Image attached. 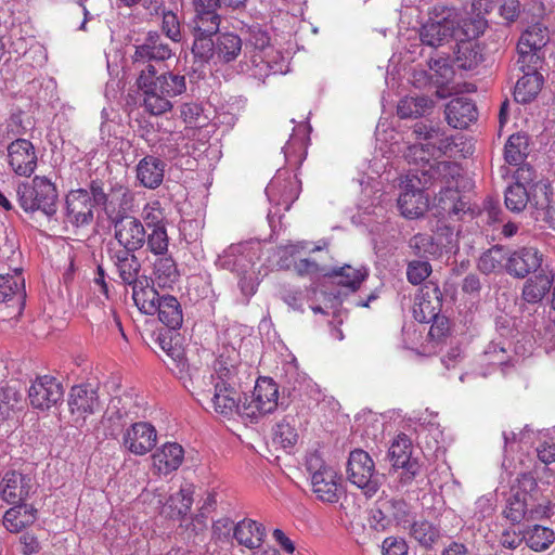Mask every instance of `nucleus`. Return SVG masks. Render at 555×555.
<instances>
[{
	"label": "nucleus",
	"instance_id": "2",
	"mask_svg": "<svg viewBox=\"0 0 555 555\" xmlns=\"http://www.w3.org/2000/svg\"><path fill=\"white\" fill-rule=\"evenodd\" d=\"M15 195L18 206L27 215L40 212L52 220L57 212L59 190L47 176H35L17 182Z\"/></svg>",
	"mask_w": 555,
	"mask_h": 555
},
{
	"label": "nucleus",
	"instance_id": "38",
	"mask_svg": "<svg viewBox=\"0 0 555 555\" xmlns=\"http://www.w3.org/2000/svg\"><path fill=\"white\" fill-rule=\"evenodd\" d=\"M406 528L409 529L410 538L425 548H431L441 538L440 527L427 519L410 521Z\"/></svg>",
	"mask_w": 555,
	"mask_h": 555
},
{
	"label": "nucleus",
	"instance_id": "46",
	"mask_svg": "<svg viewBox=\"0 0 555 555\" xmlns=\"http://www.w3.org/2000/svg\"><path fill=\"white\" fill-rule=\"evenodd\" d=\"M550 40L548 29L540 23L526 28L518 40V48L542 51Z\"/></svg>",
	"mask_w": 555,
	"mask_h": 555
},
{
	"label": "nucleus",
	"instance_id": "10",
	"mask_svg": "<svg viewBox=\"0 0 555 555\" xmlns=\"http://www.w3.org/2000/svg\"><path fill=\"white\" fill-rule=\"evenodd\" d=\"M94 205L87 189L72 190L65 197L64 222L74 228L88 227L93 222Z\"/></svg>",
	"mask_w": 555,
	"mask_h": 555
},
{
	"label": "nucleus",
	"instance_id": "19",
	"mask_svg": "<svg viewBox=\"0 0 555 555\" xmlns=\"http://www.w3.org/2000/svg\"><path fill=\"white\" fill-rule=\"evenodd\" d=\"M156 441V429L146 422L134 423L126 429L122 436L125 448L135 455L149 453L155 447Z\"/></svg>",
	"mask_w": 555,
	"mask_h": 555
},
{
	"label": "nucleus",
	"instance_id": "11",
	"mask_svg": "<svg viewBox=\"0 0 555 555\" xmlns=\"http://www.w3.org/2000/svg\"><path fill=\"white\" fill-rule=\"evenodd\" d=\"M300 193V182L296 176L291 175L288 170L280 169L266 188V194L269 201L283 206L284 210H289L293 203Z\"/></svg>",
	"mask_w": 555,
	"mask_h": 555
},
{
	"label": "nucleus",
	"instance_id": "51",
	"mask_svg": "<svg viewBox=\"0 0 555 555\" xmlns=\"http://www.w3.org/2000/svg\"><path fill=\"white\" fill-rule=\"evenodd\" d=\"M141 216L145 230L167 228L166 214L159 201L145 204Z\"/></svg>",
	"mask_w": 555,
	"mask_h": 555
},
{
	"label": "nucleus",
	"instance_id": "34",
	"mask_svg": "<svg viewBox=\"0 0 555 555\" xmlns=\"http://www.w3.org/2000/svg\"><path fill=\"white\" fill-rule=\"evenodd\" d=\"M324 275L333 279L335 284L346 287L350 292H357L362 282L367 279L369 269L365 266L353 268L349 264H345L339 268H334L330 272H325Z\"/></svg>",
	"mask_w": 555,
	"mask_h": 555
},
{
	"label": "nucleus",
	"instance_id": "8",
	"mask_svg": "<svg viewBox=\"0 0 555 555\" xmlns=\"http://www.w3.org/2000/svg\"><path fill=\"white\" fill-rule=\"evenodd\" d=\"M279 405V387L270 377H260L256 382L249 401L243 402V416L258 418L272 413Z\"/></svg>",
	"mask_w": 555,
	"mask_h": 555
},
{
	"label": "nucleus",
	"instance_id": "21",
	"mask_svg": "<svg viewBox=\"0 0 555 555\" xmlns=\"http://www.w3.org/2000/svg\"><path fill=\"white\" fill-rule=\"evenodd\" d=\"M460 175V168L455 163L433 159L427 168L415 169V175L411 177L418 182L422 188H429L436 182L451 186V182Z\"/></svg>",
	"mask_w": 555,
	"mask_h": 555
},
{
	"label": "nucleus",
	"instance_id": "62",
	"mask_svg": "<svg viewBox=\"0 0 555 555\" xmlns=\"http://www.w3.org/2000/svg\"><path fill=\"white\" fill-rule=\"evenodd\" d=\"M114 191L119 194L118 210L115 217H121L132 212L134 209L135 194L124 185L115 186Z\"/></svg>",
	"mask_w": 555,
	"mask_h": 555
},
{
	"label": "nucleus",
	"instance_id": "27",
	"mask_svg": "<svg viewBox=\"0 0 555 555\" xmlns=\"http://www.w3.org/2000/svg\"><path fill=\"white\" fill-rule=\"evenodd\" d=\"M68 405L73 414L80 416L94 414L101 409L98 392L89 385H76L72 387Z\"/></svg>",
	"mask_w": 555,
	"mask_h": 555
},
{
	"label": "nucleus",
	"instance_id": "15",
	"mask_svg": "<svg viewBox=\"0 0 555 555\" xmlns=\"http://www.w3.org/2000/svg\"><path fill=\"white\" fill-rule=\"evenodd\" d=\"M25 286L21 273L0 274V305L8 309V318L13 319L22 314L25 306Z\"/></svg>",
	"mask_w": 555,
	"mask_h": 555
},
{
	"label": "nucleus",
	"instance_id": "17",
	"mask_svg": "<svg viewBox=\"0 0 555 555\" xmlns=\"http://www.w3.org/2000/svg\"><path fill=\"white\" fill-rule=\"evenodd\" d=\"M107 255L124 285L131 286L141 280L140 272L142 266L134 250H125L124 248L109 245Z\"/></svg>",
	"mask_w": 555,
	"mask_h": 555
},
{
	"label": "nucleus",
	"instance_id": "49",
	"mask_svg": "<svg viewBox=\"0 0 555 555\" xmlns=\"http://www.w3.org/2000/svg\"><path fill=\"white\" fill-rule=\"evenodd\" d=\"M507 253L501 246H494L485 251L478 260V269L490 274L501 268H504L503 261L506 262Z\"/></svg>",
	"mask_w": 555,
	"mask_h": 555
},
{
	"label": "nucleus",
	"instance_id": "64",
	"mask_svg": "<svg viewBox=\"0 0 555 555\" xmlns=\"http://www.w3.org/2000/svg\"><path fill=\"white\" fill-rule=\"evenodd\" d=\"M305 467L310 478L315 477L318 474H323L325 470L334 469L325 463L319 451H312L307 453L305 460Z\"/></svg>",
	"mask_w": 555,
	"mask_h": 555
},
{
	"label": "nucleus",
	"instance_id": "9",
	"mask_svg": "<svg viewBox=\"0 0 555 555\" xmlns=\"http://www.w3.org/2000/svg\"><path fill=\"white\" fill-rule=\"evenodd\" d=\"M114 237L118 243L117 247L125 250H139L146 241V230L143 222L130 215L114 217L112 219Z\"/></svg>",
	"mask_w": 555,
	"mask_h": 555
},
{
	"label": "nucleus",
	"instance_id": "6",
	"mask_svg": "<svg viewBox=\"0 0 555 555\" xmlns=\"http://www.w3.org/2000/svg\"><path fill=\"white\" fill-rule=\"evenodd\" d=\"M383 475L375 469V463L367 452L356 449L350 452L347 462L348 480L360 488L367 498L377 493L382 486Z\"/></svg>",
	"mask_w": 555,
	"mask_h": 555
},
{
	"label": "nucleus",
	"instance_id": "22",
	"mask_svg": "<svg viewBox=\"0 0 555 555\" xmlns=\"http://www.w3.org/2000/svg\"><path fill=\"white\" fill-rule=\"evenodd\" d=\"M255 256L251 243H240L228 247L219 257V262L223 269L245 274L250 271Z\"/></svg>",
	"mask_w": 555,
	"mask_h": 555
},
{
	"label": "nucleus",
	"instance_id": "33",
	"mask_svg": "<svg viewBox=\"0 0 555 555\" xmlns=\"http://www.w3.org/2000/svg\"><path fill=\"white\" fill-rule=\"evenodd\" d=\"M232 537L240 545L255 550L261 546L266 528L253 519L245 518L234 526Z\"/></svg>",
	"mask_w": 555,
	"mask_h": 555
},
{
	"label": "nucleus",
	"instance_id": "12",
	"mask_svg": "<svg viewBox=\"0 0 555 555\" xmlns=\"http://www.w3.org/2000/svg\"><path fill=\"white\" fill-rule=\"evenodd\" d=\"M543 259L544 256L538 248L520 247L507 253L504 269L516 279H525L530 273L534 274L542 269L548 268L547 266L543 267Z\"/></svg>",
	"mask_w": 555,
	"mask_h": 555
},
{
	"label": "nucleus",
	"instance_id": "45",
	"mask_svg": "<svg viewBox=\"0 0 555 555\" xmlns=\"http://www.w3.org/2000/svg\"><path fill=\"white\" fill-rule=\"evenodd\" d=\"M522 534L526 545L534 552L547 550L555 540L554 531L540 525L528 527Z\"/></svg>",
	"mask_w": 555,
	"mask_h": 555
},
{
	"label": "nucleus",
	"instance_id": "55",
	"mask_svg": "<svg viewBox=\"0 0 555 555\" xmlns=\"http://www.w3.org/2000/svg\"><path fill=\"white\" fill-rule=\"evenodd\" d=\"M437 199L441 209L449 215H459L465 210L466 204L460 199L459 192L453 186L441 188Z\"/></svg>",
	"mask_w": 555,
	"mask_h": 555
},
{
	"label": "nucleus",
	"instance_id": "57",
	"mask_svg": "<svg viewBox=\"0 0 555 555\" xmlns=\"http://www.w3.org/2000/svg\"><path fill=\"white\" fill-rule=\"evenodd\" d=\"M168 504L176 511L177 516H185L193 504L192 485L182 486L177 493L170 495Z\"/></svg>",
	"mask_w": 555,
	"mask_h": 555
},
{
	"label": "nucleus",
	"instance_id": "52",
	"mask_svg": "<svg viewBox=\"0 0 555 555\" xmlns=\"http://www.w3.org/2000/svg\"><path fill=\"white\" fill-rule=\"evenodd\" d=\"M454 65H451L447 59L431 60L429 63V79L436 87H443L449 83L454 76Z\"/></svg>",
	"mask_w": 555,
	"mask_h": 555
},
{
	"label": "nucleus",
	"instance_id": "40",
	"mask_svg": "<svg viewBox=\"0 0 555 555\" xmlns=\"http://www.w3.org/2000/svg\"><path fill=\"white\" fill-rule=\"evenodd\" d=\"M433 107L434 101L429 96H406L400 100L397 114L400 118H418L430 113Z\"/></svg>",
	"mask_w": 555,
	"mask_h": 555
},
{
	"label": "nucleus",
	"instance_id": "56",
	"mask_svg": "<svg viewBox=\"0 0 555 555\" xmlns=\"http://www.w3.org/2000/svg\"><path fill=\"white\" fill-rule=\"evenodd\" d=\"M527 188L512 184L505 190V206L512 212H520L528 207Z\"/></svg>",
	"mask_w": 555,
	"mask_h": 555
},
{
	"label": "nucleus",
	"instance_id": "25",
	"mask_svg": "<svg viewBox=\"0 0 555 555\" xmlns=\"http://www.w3.org/2000/svg\"><path fill=\"white\" fill-rule=\"evenodd\" d=\"M31 479L17 472H7L0 483V498L10 505L23 503L29 496Z\"/></svg>",
	"mask_w": 555,
	"mask_h": 555
},
{
	"label": "nucleus",
	"instance_id": "29",
	"mask_svg": "<svg viewBox=\"0 0 555 555\" xmlns=\"http://www.w3.org/2000/svg\"><path fill=\"white\" fill-rule=\"evenodd\" d=\"M183 448L177 442H167L152 455L153 467L158 474L168 475L183 462Z\"/></svg>",
	"mask_w": 555,
	"mask_h": 555
},
{
	"label": "nucleus",
	"instance_id": "1",
	"mask_svg": "<svg viewBox=\"0 0 555 555\" xmlns=\"http://www.w3.org/2000/svg\"><path fill=\"white\" fill-rule=\"evenodd\" d=\"M193 393L202 397L198 401L208 400L212 409L224 416L238 413L243 416L241 393L235 388L230 369L220 367L215 374L208 375L195 371L190 375Z\"/></svg>",
	"mask_w": 555,
	"mask_h": 555
},
{
	"label": "nucleus",
	"instance_id": "30",
	"mask_svg": "<svg viewBox=\"0 0 555 555\" xmlns=\"http://www.w3.org/2000/svg\"><path fill=\"white\" fill-rule=\"evenodd\" d=\"M152 282L160 288L172 289L180 279L177 262L170 255L155 257L152 262Z\"/></svg>",
	"mask_w": 555,
	"mask_h": 555
},
{
	"label": "nucleus",
	"instance_id": "43",
	"mask_svg": "<svg viewBox=\"0 0 555 555\" xmlns=\"http://www.w3.org/2000/svg\"><path fill=\"white\" fill-rule=\"evenodd\" d=\"M529 154V137L526 133L509 135L504 147V157L509 165H521Z\"/></svg>",
	"mask_w": 555,
	"mask_h": 555
},
{
	"label": "nucleus",
	"instance_id": "39",
	"mask_svg": "<svg viewBox=\"0 0 555 555\" xmlns=\"http://www.w3.org/2000/svg\"><path fill=\"white\" fill-rule=\"evenodd\" d=\"M158 319L169 328H179L183 322L181 306L175 296H163V300L157 304Z\"/></svg>",
	"mask_w": 555,
	"mask_h": 555
},
{
	"label": "nucleus",
	"instance_id": "31",
	"mask_svg": "<svg viewBox=\"0 0 555 555\" xmlns=\"http://www.w3.org/2000/svg\"><path fill=\"white\" fill-rule=\"evenodd\" d=\"M553 282L554 273L548 268L534 273L524 284L522 299L528 304L540 302L550 292Z\"/></svg>",
	"mask_w": 555,
	"mask_h": 555
},
{
	"label": "nucleus",
	"instance_id": "7",
	"mask_svg": "<svg viewBox=\"0 0 555 555\" xmlns=\"http://www.w3.org/2000/svg\"><path fill=\"white\" fill-rule=\"evenodd\" d=\"M157 74L156 68L152 64H147L140 70L137 79L138 89L143 96V107L147 113L154 116L163 115L170 112L173 107L171 101L162 93L158 83L155 80Z\"/></svg>",
	"mask_w": 555,
	"mask_h": 555
},
{
	"label": "nucleus",
	"instance_id": "16",
	"mask_svg": "<svg viewBox=\"0 0 555 555\" xmlns=\"http://www.w3.org/2000/svg\"><path fill=\"white\" fill-rule=\"evenodd\" d=\"M193 16L189 27L199 34H218L221 23L219 0H192Z\"/></svg>",
	"mask_w": 555,
	"mask_h": 555
},
{
	"label": "nucleus",
	"instance_id": "4",
	"mask_svg": "<svg viewBox=\"0 0 555 555\" xmlns=\"http://www.w3.org/2000/svg\"><path fill=\"white\" fill-rule=\"evenodd\" d=\"M539 490L533 479H524L520 486L513 487L503 516L512 525H518L524 520L540 519L546 513V506L539 502Z\"/></svg>",
	"mask_w": 555,
	"mask_h": 555
},
{
	"label": "nucleus",
	"instance_id": "60",
	"mask_svg": "<svg viewBox=\"0 0 555 555\" xmlns=\"http://www.w3.org/2000/svg\"><path fill=\"white\" fill-rule=\"evenodd\" d=\"M431 273V266L426 260H413L406 268V278L413 285H418Z\"/></svg>",
	"mask_w": 555,
	"mask_h": 555
},
{
	"label": "nucleus",
	"instance_id": "63",
	"mask_svg": "<svg viewBox=\"0 0 555 555\" xmlns=\"http://www.w3.org/2000/svg\"><path fill=\"white\" fill-rule=\"evenodd\" d=\"M162 29L173 42L181 40L180 22L173 12L167 11L163 13Z\"/></svg>",
	"mask_w": 555,
	"mask_h": 555
},
{
	"label": "nucleus",
	"instance_id": "14",
	"mask_svg": "<svg viewBox=\"0 0 555 555\" xmlns=\"http://www.w3.org/2000/svg\"><path fill=\"white\" fill-rule=\"evenodd\" d=\"M8 165L20 177L30 178L35 172L38 156L34 144L26 139H16L8 147Z\"/></svg>",
	"mask_w": 555,
	"mask_h": 555
},
{
	"label": "nucleus",
	"instance_id": "54",
	"mask_svg": "<svg viewBox=\"0 0 555 555\" xmlns=\"http://www.w3.org/2000/svg\"><path fill=\"white\" fill-rule=\"evenodd\" d=\"M192 34L194 37L193 54L203 61L216 57V41L212 40V37L217 34H199V31H192Z\"/></svg>",
	"mask_w": 555,
	"mask_h": 555
},
{
	"label": "nucleus",
	"instance_id": "13",
	"mask_svg": "<svg viewBox=\"0 0 555 555\" xmlns=\"http://www.w3.org/2000/svg\"><path fill=\"white\" fill-rule=\"evenodd\" d=\"M64 397L61 382L50 375L37 376L28 388L29 403L34 409L49 410Z\"/></svg>",
	"mask_w": 555,
	"mask_h": 555
},
{
	"label": "nucleus",
	"instance_id": "47",
	"mask_svg": "<svg viewBox=\"0 0 555 555\" xmlns=\"http://www.w3.org/2000/svg\"><path fill=\"white\" fill-rule=\"evenodd\" d=\"M409 247L420 258L438 257L442 248L429 234L417 233L409 241Z\"/></svg>",
	"mask_w": 555,
	"mask_h": 555
},
{
	"label": "nucleus",
	"instance_id": "23",
	"mask_svg": "<svg viewBox=\"0 0 555 555\" xmlns=\"http://www.w3.org/2000/svg\"><path fill=\"white\" fill-rule=\"evenodd\" d=\"M311 489L315 498L327 504L337 503L344 494V488L335 469L325 470L310 479Z\"/></svg>",
	"mask_w": 555,
	"mask_h": 555
},
{
	"label": "nucleus",
	"instance_id": "20",
	"mask_svg": "<svg viewBox=\"0 0 555 555\" xmlns=\"http://www.w3.org/2000/svg\"><path fill=\"white\" fill-rule=\"evenodd\" d=\"M414 179L408 176L403 185V191L398 198V207L405 218L416 219L422 217L428 209V197L424 194L423 189L416 186Z\"/></svg>",
	"mask_w": 555,
	"mask_h": 555
},
{
	"label": "nucleus",
	"instance_id": "48",
	"mask_svg": "<svg viewBox=\"0 0 555 555\" xmlns=\"http://www.w3.org/2000/svg\"><path fill=\"white\" fill-rule=\"evenodd\" d=\"M155 80L158 88L162 89V93L169 100L186 91V81L183 75L165 73L159 76L155 75Z\"/></svg>",
	"mask_w": 555,
	"mask_h": 555
},
{
	"label": "nucleus",
	"instance_id": "28",
	"mask_svg": "<svg viewBox=\"0 0 555 555\" xmlns=\"http://www.w3.org/2000/svg\"><path fill=\"white\" fill-rule=\"evenodd\" d=\"M166 164L154 155H146L139 160L135 167V178L140 185L155 190L164 181Z\"/></svg>",
	"mask_w": 555,
	"mask_h": 555
},
{
	"label": "nucleus",
	"instance_id": "3",
	"mask_svg": "<svg viewBox=\"0 0 555 555\" xmlns=\"http://www.w3.org/2000/svg\"><path fill=\"white\" fill-rule=\"evenodd\" d=\"M413 134L418 143L408 147L404 157L416 169L427 168L441 154V146L448 140L443 128L433 121H418L413 126Z\"/></svg>",
	"mask_w": 555,
	"mask_h": 555
},
{
	"label": "nucleus",
	"instance_id": "18",
	"mask_svg": "<svg viewBox=\"0 0 555 555\" xmlns=\"http://www.w3.org/2000/svg\"><path fill=\"white\" fill-rule=\"evenodd\" d=\"M134 48L135 50L132 55L133 65L146 66L152 61H166L172 55L170 46L165 42L157 31L147 33L143 41L135 43Z\"/></svg>",
	"mask_w": 555,
	"mask_h": 555
},
{
	"label": "nucleus",
	"instance_id": "32",
	"mask_svg": "<svg viewBox=\"0 0 555 555\" xmlns=\"http://www.w3.org/2000/svg\"><path fill=\"white\" fill-rule=\"evenodd\" d=\"M491 7V1L489 0H474L472 3V16L465 17L462 20V24H460L459 28L463 35L465 36V40L473 41V39L478 38L487 28V20L483 16V13L489 11Z\"/></svg>",
	"mask_w": 555,
	"mask_h": 555
},
{
	"label": "nucleus",
	"instance_id": "42",
	"mask_svg": "<svg viewBox=\"0 0 555 555\" xmlns=\"http://www.w3.org/2000/svg\"><path fill=\"white\" fill-rule=\"evenodd\" d=\"M242 39L232 33H224L216 39V59L222 63H230L241 54Z\"/></svg>",
	"mask_w": 555,
	"mask_h": 555
},
{
	"label": "nucleus",
	"instance_id": "53",
	"mask_svg": "<svg viewBox=\"0 0 555 555\" xmlns=\"http://www.w3.org/2000/svg\"><path fill=\"white\" fill-rule=\"evenodd\" d=\"M146 248L155 257L168 255L169 236L167 228L146 230Z\"/></svg>",
	"mask_w": 555,
	"mask_h": 555
},
{
	"label": "nucleus",
	"instance_id": "61",
	"mask_svg": "<svg viewBox=\"0 0 555 555\" xmlns=\"http://www.w3.org/2000/svg\"><path fill=\"white\" fill-rule=\"evenodd\" d=\"M298 434L294 425L287 420L278 423L274 429V440L284 448L292 447L297 442Z\"/></svg>",
	"mask_w": 555,
	"mask_h": 555
},
{
	"label": "nucleus",
	"instance_id": "36",
	"mask_svg": "<svg viewBox=\"0 0 555 555\" xmlns=\"http://www.w3.org/2000/svg\"><path fill=\"white\" fill-rule=\"evenodd\" d=\"M515 77L517 78L514 88L515 101L526 104L534 100L543 85L542 75L540 73H520Z\"/></svg>",
	"mask_w": 555,
	"mask_h": 555
},
{
	"label": "nucleus",
	"instance_id": "58",
	"mask_svg": "<svg viewBox=\"0 0 555 555\" xmlns=\"http://www.w3.org/2000/svg\"><path fill=\"white\" fill-rule=\"evenodd\" d=\"M22 400L23 393L16 385L0 386V415H8L9 411L17 408Z\"/></svg>",
	"mask_w": 555,
	"mask_h": 555
},
{
	"label": "nucleus",
	"instance_id": "50",
	"mask_svg": "<svg viewBox=\"0 0 555 555\" xmlns=\"http://www.w3.org/2000/svg\"><path fill=\"white\" fill-rule=\"evenodd\" d=\"M388 457L392 462V466L403 465L404 462L410 461L412 457V442L410 438L400 434L393 440L388 450Z\"/></svg>",
	"mask_w": 555,
	"mask_h": 555
},
{
	"label": "nucleus",
	"instance_id": "5",
	"mask_svg": "<svg viewBox=\"0 0 555 555\" xmlns=\"http://www.w3.org/2000/svg\"><path fill=\"white\" fill-rule=\"evenodd\" d=\"M459 26L460 22L454 9L436 7L420 29L421 41L428 47H440L453 38Z\"/></svg>",
	"mask_w": 555,
	"mask_h": 555
},
{
	"label": "nucleus",
	"instance_id": "59",
	"mask_svg": "<svg viewBox=\"0 0 555 555\" xmlns=\"http://www.w3.org/2000/svg\"><path fill=\"white\" fill-rule=\"evenodd\" d=\"M506 341H491L483 352L485 360L491 365H504L508 362Z\"/></svg>",
	"mask_w": 555,
	"mask_h": 555
},
{
	"label": "nucleus",
	"instance_id": "44",
	"mask_svg": "<svg viewBox=\"0 0 555 555\" xmlns=\"http://www.w3.org/2000/svg\"><path fill=\"white\" fill-rule=\"evenodd\" d=\"M542 62L543 51L517 47V57L511 69L512 75L519 76L520 73H539Z\"/></svg>",
	"mask_w": 555,
	"mask_h": 555
},
{
	"label": "nucleus",
	"instance_id": "37",
	"mask_svg": "<svg viewBox=\"0 0 555 555\" xmlns=\"http://www.w3.org/2000/svg\"><path fill=\"white\" fill-rule=\"evenodd\" d=\"M528 192V207L531 209V216L535 219L537 216H545L543 211L553 202L552 188L546 179H540L533 183Z\"/></svg>",
	"mask_w": 555,
	"mask_h": 555
},
{
	"label": "nucleus",
	"instance_id": "24",
	"mask_svg": "<svg viewBox=\"0 0 555 555\" xmlns=\"http://www.w3.org/2000/svg\"><path fill=\"white\" fill-rule=\"evenodd\" d=\"M374 519L385 521L383 527L390 522L406 529L411 521V506L403 499H384L378 502V507L374 513Z\"/></svg>",
	"mask_w": 555,
	"mask_h": 555
},
{
	"label": "nucleus",
	"instance_id": "26",
	"mask_svg": "<svg viewBox=\"0 0 555 555\" xmlns=\"http://www.w3.org/2000/svg\"><path fill=\"white\" fill-rule=\"evenodd\" d=\"M448 124L455 129H465L477 120V107L467 98L459 96L452 99L444 109Z\"/></svg>",
	"mask_w": 555,
	"mask_h": 555
},
{
	"label": "nucleus",
	"instance_id": "35",
	"mask_svg": "<svg viewBox=\"0 0 555 555\" xmlns=\"http://www.w3.org/2000/svg\"><path fill=\"white\" fill-rule=\"evenodd\" d=\"M132 299L138 309L145 313L153 315L157 311V304L163 300L154 286L150 285L146 279L131 285Z\"/></svg>",
	"mask_w": 555,
	"mask_h": 555
},
{
	"label": "nucleus",
	"instance_id": "41",
	"mask_svg": "<svg viewBox=\"0 0 555 555\" xmlns=\"http://www.w3.org/2000/svg\"><path fill=\"white\" fill-rule=\"evenodd\" d=\"M482 61L478 46L469 40H461L455 51L453 65L459 69L470 70Z\"/></svg>",
	"mask_w": 555,
	"mask_h": 555
}]
</instances>
